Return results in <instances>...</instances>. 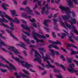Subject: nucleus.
I'll list each match as a JSON object with an SVG mask.
<instances>
[{"label": "nucleus", "instance_id": "0eeeda50", "mask_svg": "<svg viewBox=\"0 0 78 78\" xmlns=\"http://www.w3.org/2000/svg\"><path fill=\"white\" fill-rule=\"evenodd\" d=\"M3 13L4 14L6 18H7L8 20H10V21H12L13 22H16L17 23H19L20 21L18 19H17V18H15V20H13L12 19V18L9 17V16H8V15L6 14V13L5 12H3Z\"/></svg>", "mask_w": 78, "mask_h": 78}, {"label": "nucleus", "instance_id": "052dcab7", "mask_svg": "<svg viewBox=\"0 0 78 78\" xmlns=\"http://www.w3.org/2000/svg\"><path fill=\"white\" fill-rule=\"evenodd\" d=\"M9 28H10L11 30H14V28L13 27H10Z\"/></svg>", "mask_w": 78, "mask_h": 78}, {"label": "nucleus", "instance_id": "393cba45", "mask_svg": "<svg viewBox=\"0 0 78 78\" xmlns=\"http://www.w3.org/2000/svg\"><path fill=\"white\" fill-rule=\"evenodd\" d=\"M20 77L21 76H22L23 78H25V77H26V78H30V77L28 76H26L25 74L22 73H20Z\"/></svg>", "mask_w": 78, "mask_h": 78}, {"label": "nucleus", "instance_id": "de8ad7c7", "mask_svg": "<svg viewBox=\"0 0 78 78\" xmlns=\"http://www.w3.org/2000/svg\"><path fill=\"white\" fill-rule=\"evenodd\" d=\"M31 25H32V26H33L34 27H37V25H36V23L31 24Z\"/></svg>", "mask_w": 78, "mask_h": 78}, {"label": "nucleus", "instance_id": "7ed1b4c3", "mask_svg": "<svg viewBox=\"0 0 78 78\" xmlns=\"http://www.w3.org/2000/svg\"><path fill=\"white\" fill-rule=\"evenodd\" d=\"M32 33L33 34V37L34 38L36 41H37V42H44V40L43 39H41V40H39L37 38V37H36V36H37L38 37H40V38H44V39H45V37L44 36V35L41 36V35L35 32L34 31H33Z\"/></svg>", "mask_w": 78, "mask_h": 78}, {"label": "nucleus", "instance_id": "e433bc0d", "mask_svg": "<svg viewBox=\"0 0 78 78\" xmlns=\"http://www.w3.org/2000/svg\"><path fill=\"white\" fill-rule=\"evenodd\" d=\"M56 77H57V78H63V76L61 74H59V75H56Z\"/></svg>", "mask_w": 78, "mask_h": 78}, {"label": "nucleus", "instance_id": "7c9ffc66", "mask_svg": "<svg viewBox=\"0 0 78 78\" xmlns=\"http://www.w3.org/2000/svg\"><path fill=\"white\" fill-rule=\"evenodd\" d=\"M69 46L70 47H73L74 48H76V49H77V47L76 46V45L73 44H69Z\"/></svg>", "mask_w": 78, "mask_h": 78}, {"label": "nucleus", "instance_id": "9d476101", "mask_svg": "<svg viewBox=\"0 0 78 78\" xmlns=\"http://www.w3.org/2000/svg\"><path fill=\"white\" fill-rule=\"evenodd\" d=\"M44 61L46 62L48 64V65H46L45 66V67H46V68H47L48 69L49 67H51V68H55V66L51 65V64L50 63L48 59H44Z\"/></svg>", "mask_w": 78, "mask_h": 78}, {"label": "nucleus", "instance_id": "69168bd1", "mask_svg": "<svg viewBox=\"0 0 78 78\" xmlns=\"http://www.w3.org/2000/svg\"><path fill=\"white\" fill-rule=\"evenodd\" d=\"M38 67L39 69H41V70H44V69L42 68V67H41L40 66H38Z\"/></svg>", "mask_w": 78, "mask_h": 78}, {"label": "nucleus", "instance_id": "f704fd0d", "mask_svg": "<svg viewBox=\"0 0 78 78\" xmlns=\"http://www.w3.org/2000/svg\"><path fill=\"white\" fill-rule=\"evenodd\" d=\"M72 37L71 36H70L69 37L68 39L69 40V41H70V42H73V43L74 42L73 41V40L72 39Z\"/></svg>", "mask_w": 78, "mask_h": 78}, {"label": "nucleus", "instance_id": "6ab92c4d", "mask_svg": "<svg viewBox=\"0 0 78 78\" xmlns=\"http://www.w3.org/2000/svg\"><path fill=\"white\" fill-rule=\"evenodd\" d=\"M20 43H21L22 44H17V46H20V47H23V48H24V49L25 50H27V48H25V46H26L25 44L22 42H20Z\"/></svg>", "mask_w": 78, "mask_h": 78}, {"label": "nucleus", "instance_id": "a18cd8bd", "mask_svg": "<svg viewBox=\"0 0 78 78\" xmlns=\"http://www.w3.org/2000/svg\"><path fill=\"white\" fill-rule=\"evenodd\" d=\"M38 2V5H39V6H42L41 5V3L42 2V1H38V2Z\"/></svg>", "mask_w": 78, "mask_h": 78}, {"label": "nucleus", "instance_id": "f3484780", "mask_svg": "<svg viewBox=\"0 0 78 78\" xmlns=\"http://www.w3.org/2000/svg\"><path fill=\"white\" fill-rule=\"evenodd\" d=\"M34 61H37L38 62L40 63V64H41L43 67H45V65L43 64H42L41 63V61H42V60L41 59H34Z\"/></svg>", "mask_w": 78, "mask_h": 78}, {"label": "nucleus", "instance_id": "5fc2aeb1", "mask_svg": "<svg viewBox=\"0 0 78 78\" xmlns=\"http://www.w3.org/2000/svg\"><path fill=\"white\" fill-rule=\"evenodd\" d=\"M12 37H13L14 38V39H15L16 41H18V39H17L16 37L15 36H14V35H12Z\"/></svg>", "mask_w": 78, "mask_h": 78}, {"label": "nucleus", "instance_id": "ea45409f", "mask_svg": "<svg viewBox=\"0 0 78 78\" xmlns=\"http://www.w3.org/2000/svg\"><path fill=\"white\" fill-rule=\"evenodd\" d=\"M45 6L46 8V9L48 10L49 9H50V8H51L49 6L48 4L45 5Z\"/></svg>", "mask_w": 78, "mask_h": 78}, {"label": "nucleus", "instance_id": "4c0bfd02", "mask_svg": "<svg viewBox=\"0 0 78 78\" xmlns=\"http://www.w3.org/2000/svg\"><path fill=\"white\" fill-rule=\"evenodd\" d=\"M22 32H23V33H25V34H26L27 36H28L29 37H30V33L25 32L23 30H22Z\"/></svg>", "mask_w": 78, "mask_h": 78}, {"label": "nucleus", "instance_id": "ddd939ff", "mask_svg": "<svg viewBox=\"0 0 78 78\" xmlns=\"http://www.w3.org/2000/svg\"><path fill=\"white\" fill-rule=\"evenodd\" d=\"M0 16H1L2 18V19H1V18H0V22L2 23V22H4L5 21L7 23H8V21L6 20L5 19H4V18L5 17V16H4V15L2 14V11L0 10Z\"/></svg>", "mask_w": 78, "mask_h": 78}, {"label": "nucleus", "instance_id": "864d4df0", "mask_svg": "<svg viewBox=\"0 0 78 78\" xmlns=\"http://www.w3.org/2000/svg\"><path fill=\"white\" fill-rule=\"evenodd\" d=\"M44 29L46 31H47V32H49L50 31H49V29H48L45 27H44Z\"/></svg>", "mask_w": 78, "mask_h": 78}, {"label": "nucleus", "instance_id": "423d86ee", "mask_svg": "<svg viewBox=\"0 0 78 78\" xmlns=\"http://www.w3.org/2000/svg\"><path fill=\"white\" fill-rule=\"evenodd\" d=\"M69 67L68 68V70L70 72H77L78 71L75 70L73 68L75 67V65L74 63H72L71 64H69Z\"/></svg>", "mask_w": 78, "mask_h": 78}, {"label": "nucleus", "instance_id": "e2e57ef3", "mask_svg": "<svg viewBox=\"0 0 78 78\" xmlns=\"http://www.w3.org/2000/svg\"><path fill=\"white\" fill-rule=\"evenodd\" d=\"M4 27H6V28H9V27H8V26L5 24H4Z\"/></svg>", "mask_w": 78, "mask_h": 78}, {"label": "nucleus", "instance_id": "bf43d9fd", "mask_svg": "<svg viewBox=\"0 0 78 78\" xmlns=\"http://www.w3.org/2000/svg\"><path fill=\"white\" fill-rule=\"evenodd\" d=\"M60 2V0H56L55 2L57 4H58L59 3V2Z\"/></svg>", "mask_w": 78, "mask_h": 78}, {"label": "nucleus", "instance_id": "5701e85b", "mask_svg": "<svg viewBox=\"0 0 78 78\" xmlns=\"http://www.w3.org/2000/svg\"><path fill=\"white\" fill-rule=\"evenodd\" d=\"M1 6L4 10H6V9H7V8L6 7V6H9L8 5L6 4L5 3H3Z\"/></svg>", "mask_w": 78, "mask_h": 78}, {"label": "nucleus", "instance_id": "37998d69", "mask_svg": "<svg viewBox=\"0 0 78 78\" xmlns=\"http://www.w3.org/2000/svg\"><path fill=\"white\" fill-rule=\"evenodd\" d=\"M73 61L74 62L76 63V65H77V66H78V61L75 60H73Z\"/></svg>", "mask_w": 78, "mask_h": 78}, {"label": "nucleus", "instance_id": "58836bf2", "mask_svg": "<svg viewBox=\"0 0 78 78\" xmlns=\"http://www.w3.org/2000/svg\"><path fill=\"white\" fill-rule=\"evenodd\" d=\"M53 48H55V49H56L57 50L59 49V47H58V46L57 45H54Z\"/></svg>", "mask_w": 78, "mask_h": 78}, {"label": "nucleus", "instance_id": "4be33fe9", "mask_svg": "<svg viewBox=\"0 0 78 78\" xmlns=\"http://www.w3.org/2000/svg\"><path fill=\"white\" fill-rule=\"evenodd\" d=\"M11 12H12V17H14L15 16H19V15L16 14V10H13L11 11Z\"/></svg>", "mask_w": 78, "mask_h": 78}, {"label": "nucleus", "instance_id": "680f3d73", "mask_svg": "<svg viewBox=\"0 0 78 78\" xmlns=\"http://www.w3.org/2000/svg\"><path fill=\"white\" fill-rule=\"evenodd\" d=\"M41 74L42 75H45V74H46V71H45L44 72H43Z\"/></svg>", "mask_w": 78, "mask_h": 78}, {"label": "nucleus", "instance_id": "338daca9", "mask_svg": "<svg viewBox=\"0 0 78 78\" xmlns=\"http://www.w3.org/2000/svg\"><path fill=\"white\" fill-rule=\"evenodd\" d=\"M23 5H25L27 4V0L25 1H24L23 3Z\"/></svg>", "mask_w": 78, "mask_h": 78}, {"label": "nucleus", "instance_id": "a19ab883", "mask_svg": "<svg viewBox=\"0 0 78 78\" xmlns=\"http://www.w3.org/2000/svg\"><path fill=\"white\" fill-rule=\"evenodd\" d=\"M67 61L68 63H72V59H68Z\"/></svg>", "mask_w": 78, "mask_h": 78}, {"label": "nucleus", "instance_id": "09e8293b", "mask_svg": "<svg viewBox=\"0 0 78 78\" xmlns=\"http://www.w3.org/2000/svg\"><path fill=\"white\" fill-rule=\"evenodd\" d=\"M43 48H39L38 49V50L40 51H40V52L41 51H42V50H43Z\"/></svg>", "mask_w": 78, "mask_h": 78}, {"label": "nucleus", "instance_id": "412c9836", "mask_svg": "<svg viewBox=\"0 0 78 78\" xmlns=\"http://www.w3.org/2000/svg\"><path fill=\"white\" fill-rule=\"evenodd\" d=\"M51 22L50 20H45L43 23V24L47 27H48V26L47 25V23L48 22Z\"/></svg>", "mask_w": 78, "mask_h": 78}, {"label": "nucleus", "instance_id": "774afa93", "mask_svg": "<svg viewBox=\"0 0 78 78\" xmlns=\"http://www.w3.org/2000/svg\"><path fill=\"white\" fill-rule=\"evenodd\" d=\"M60 58L61 59H64L65 58H64V56H63V55H61L60 56Z\"/></svg>", "mask_w": 78, "mask_h": 78}, {"label": "nucleus", "instance_id": "f03ea898", "mask_svg": "<svg viewBox=\"0 0 78 78\" xmlns=\"http://www.w3.org/2000/svg\"><path fill=\"white\" fill-rule=\"evenodd\" d=\"M60 8L63 13H64L63 11H65L66 14H68V16L65 15L64 16H62V17L64 20H66V19H69V18L70 17V16L69 15V14L70 13V11L69 9V8L68 7H65L63 6H60Z\"/></svg>", "mask_w": 78, "mask_h": 78}, {"label": "nucleus", "instance_id": "8fccbe9b", "mask_svg": "<svg viewBox=\"0 0 78 78\" xmlns=\"http://www.w3.org/2000/svg\"><path fill=\"white\" fill-rule=\"evenodd\" d=\"M61 50H63V51L65 52V53H67V51H66V49L64 48H61Z\"/></svg>", "mask_w": 78, "mask_h": 78}, {"label": "nucleus", "instance_id": "c85d7f7f", "mask_svg": "<svg viewBox=\"0 0 78 78\" xmlns=\"http://www.w3.org/2000/svg\"><path fill=\"white\" fill-rule=\"evenodd\" d=\"M0 70L1 72H2V73H5V72H7V71H8V70L6 69H3L1 68H0Z\"/></svg>", "mask_w": 78, "mask_h": 78}, {"label": "nucleus", "instance_id": "f8f14e48", "mask_svg": "<svg viewBox=\"0 0 78 78\" xmlns=\"http://www.w3.org/2000/svg\"><path fill=\"white\" fill-rule=\"evenodd\" d=\"M24 11H27V14H29V15H32V16H34V14L33 13H31L33 11L30 9V8L28 7H26V8L24 10Z\"/></svg>", "mask_w": 78, "mask_h": 78}, {"label": "nucleus", "instance_id": "c03bdc74", "mask_svg": "<svg viewBox=\"0 0 78 78\" xmlns=\"http://www.w3.org/2000/svg\"><path fill=\"white\" fill-rule=\"evenodd\" d=\"M52 33L53 37H54V38H55V37H56V35H55V32H52Z\"/></svg>", "mask_w": 78, "mask_h": 78}, {"label": "nucleus", "instance_id": "aec40b11", "mask_svg": "<svg viewBox=\"0 0 78 78\" xmlns=\"http://www.w3.org/2000/svg\"><path fill=\"white\" fill-rule=\"evenodd\" d=\"M50 42L52 43L53 44H55L56 45H58V44H60V45H62L61 43L58 40H57L56 41H50Z\"/></svg>", "mask_w": 78, "mask_h": 78}, {"label": "nucleus", "instance_id": "0e129e2a", "mask_svg": "<svg viewBox=\"0 0 78 78\" xmlns=\"http://www.w3.org/2000/svg\"><path fill=\"white\" fill-rule=\"evenodd\" d=\"M23 53H24V54L25 55V56H27V53H26V51H25L24 50L23 51Z\"/></svg>", "mask_w": 78, "mask_h": 78}, {"label": "nucleus", "instance_id": "13d9d810", "mask_svg": "<svg viewBox=\"0 0 78 78\" xmlns=\"http://www.w3.org/2000/svg\"><path fill=\"white\" fill-rule=\"evenodd\" d=\"M34 12L36 14H37V15H39L40 13H39V12L37 11H35Z\"/></svg>", "mask_w": 78, "mask_h": 78}, {"label": "nucleus", "instance_id": "3c124183", "mask_svg": "<svg viewBox=\"0 0 78 78\" xmlns=\"http://www.w3.org/2000/svg\"><path fill=\"white\" fill-rule=\"evenodd\" d=\"M10 25L12 27H14V24H13V23H12V22H10Z\"/></svg>", "mask_w": 78, "mask_h": 78}, {"label": "nucleus", "instance_id": "4d7b16f0", "mask_svg": "<svg viewBox=\"0 0 78 78\" xmlns=\"http://www.w3.org/2000/svg\"><path fill=\"white\" fill-rule=\"evenodd\" d=\"M21 21L22 22H23V23H27V22L23 20H21Z\"/></svg>", "mask_w": 78, "mask_h": 78}, {"label": "nucleus", "instance_id": "1a4fd4ad", "mask_svg": "<svg viewBox=\"0 0 78 78\" xmlns=\"http://www.w3.org/2000/svg\"><path fill=\"white\" fill-rule=\"evenodd\" d=\"M9 50L13 51L15 55H17V54H20V52H19L18 50L16 49L13 46H10L8 48Z\"/></svg>", "mask_w": 78, "mask_h": 78}, {"label": "nucleus", "instance_id": "4468645a", "mask_svg": "<svg viewBox=\"0 0 78 78\" xmlns=\"http://www.w3.org/2000/svg\"><path fill=\"white\" fill-rule=\"evenodd\" d=\"M40 53L41 54V55L42 56L43 59H51V58H50V55H49L48 54H46V55L45 57V56L44 55V53H43L42 51H41L40 52Z\"/></svg>", "mask_w": 78, "mask_h": 78}, {"label": "nucleus", "instance_id": "dca6fc26", "mask_svg": "<svg viewBox=\"0 0 78 78\" xmlns=\"http://www.w3.org/2000/svg\"><path fill=\"white\" fill-rule=\"evenodd\" d=\"M21 27L22 28L27 30L28 32H30V28L28 27V25L27 24H26L25 26H24L23 24H22Z\"/></svg>", "mask_w": 78, "mask_h": 78}, {"label": "nucleus", "instance_id": "a878e982", "mask_svg": "<svg viewBox=\"0 0 78 78\" xmlns=\"http://www.w3.org/2000/svg\"><path fill=\"white\" fill-rule=\"evenodd\" d=\"M0 47H2V45H3L4 46H6L5 42H3L1 39H0Z\"/></svg>", "mask_w": 78, "mask_h": 78}, {"label": "nucleus", "instance_id": "c9c22d12", "mask_svg": "<svg viewBox=\"0 0 78 78\" xmlns=\"http://www.w3.org/2000/svg\"><path fill=\"white\" fill-rule=\"evenodd\" d=\"M45 7H44L42 9V10L41 11V13L42 14H44V12H45Z\"/></svg>", "mask_w": 78, "mask_h": 78}, {"label": "nucleus", "instance_id": "bb28decb", "mask_svg": "<svg viewBox=\"0 0 78 78\" xmlns=\"http://www.w3.org/2000/svg\"><path fill=\"white\" fill-rule=\"evenodd\" d=\"M22 17H24L25 18L27 19H30L31 18V16H28L27 14H23L22 15Z\"/></svg>", "mask_w": 78, "mask_h": 78}, {"label": "nucleus", "instance_id": "2eb2a0df", "mask_svg": "<svg viewBox=\"0 0 78 78\" xmlns=\"http://www.w3.org/2000/svg\"><path fill=\"white\" fill-rule=\"evenodd\" d=\"M34 57L37 59H40L42 58L41 55L38 53L37 51H35V52Z\"/></svg>", "mask_w": 78, "mask_h": 78}, {"label": "nucleus", "instance_id": "39448f33", "mask_svg": "<svg viewBox=\"0 0 78 78\" xmlns=\"http://www.w3.org/2000/svg\"><path fill=\"white\" fill-rule=\"evenodd\" d=\"M65 22L66 27L67 28H68L70 29L72 28L73 29V30H72V32H75L77 35H78V31L77 30H76V28L74 26H71V25L67 23H66V21H65Z\"/></svg>", "mask_w": 78, "mask_h": 78}, {"label": "nucleus", "instance_id": "f257e3e1", "mask_svg": "<svg viewBox=\"0 0 78 78\" xmlns=\"http://www.w3.org/2000/svg\"><path fill=\"white\" fill-rule=\"evenodd\" d=\"M15 60L18 62L19 63H21V64L23 67L26 68L27 70L29 69L30 71L33 73H35L36 71L35 70H33V69H30V67L31 68L33 67V65L29 64L28 62L24 61H23L20 60L19 59H15Z\"/></svg>", "mask_w": 78, "mask_h": 78}, {"label": "nucleus", "instance_id": "cd10ccee", "mask_svg": "<svg viewBox=\"0 0 78 78\" xmlns=\"http://www.w3.org/2000/svg\"><path fill=\"white\" fill-rule=\"evenodd\" d=\"M72 22H73L75 24L76 23V19H75V18L72 19L71 21H69V22H70L71 23V25H73V23H72Z\"/></svg>", "mask_w": 78, "mask_h": 78}, {"label": "nucleus", "instance_id": "72a5a7b5", "mask_svg": "<svg viewBox=\"0 0 78 78\" xmlns=\"http://www.w3.org/2000/svg\"><path fill=\"white\" fill-rule=\"evenodd\" d=\"M53 21L55 22V27H57V25H56V22H58V20L56 19H54L53 20Z\"/></svg>", "mask_w": 78, "mask_h": 78}, {"label": "nucleus", "instance_id": "20e7f679", "mask_svg": "<svg viewBox=\"0 0 78 78\" xmlns=\"http://www.w3.org/2000/svg\"><path fill=\"white\" fill-rule=\"evenodd\" d=\"M3 61H4L5 62H6L8 64H9V66L10 67H8V66L7 65H4L3 64L1 63L0 62V66H2L3 67H7L9 70H11V69H13L14 70H16V68L15 66H14L11 63H10L6 59H3Z\"/></svg>", "mask_w": 78, "mask_h": 78}, {"label": "nucleus", "instance_id": "9b49d317", "mask_svg": "<svg viewBox=\"0 0 78 78\" xmlns=\"http://www.w3.org/2000/svg\"><path fill=\"white\" fill-rule=\"evenodd\" d=\"M54 46V45H53V44H51L48 46V48H49V51L51 52V55L52 56L53 58H55V51L53 50L50 49V48H51L52 47L53 48Z\"/></svg>", "mask_w": 78, "mask_h": 78}, {"label": "nucleus", "instance_id": "6e6d98bb", "mask_svg": "<svg viewBox=\"0 0 78 78\" xmlns=\"http://www.w3.org/2000/svg\"><path fill=\"white\" fill-rule=\"evenodd\" d=\"M73 37L74 39H75L76 40V41H78V36H77V37H74V35H73Z\"/></svg>", "mask_w": 78, "mask_h": 78}, {"label": "nucleus", "instance_id": "49530a36", "mask_svg": "<svg viewBox=\"0 0 78 78\" xmlns=\"http://www.w3.org/2000/svg\"><path fill=\"white\" fill-rule=\"evenodd\" d=\"M30 22L34 23L35 22V19L34 18H33L30 20Z\"/></svg>", "mask_w": 78, "mask_h": 78}, {"label": "nucleus", "instance_id": "473e14b6", "mask_svg": "<svg viewBox=\"0 0 78 78\" xmlns=\"http://www.w3.org/2000/svg\"><path fill=\"white\" fill-rule=\"evenodd\" d=\"M61 34H62L61 36V39H64V37H66V34L64 33H61Z\"/></svg>", "mask_w": 78, "mask_h": 78}, {"label": "nucleus", "instance_id": "6e6552de", "mask_svg": "<svg viewBox=\"0 0 78 78\" xmlns=\"http://www.w3.org/2000/svg\"><path fill=\"white\" fill-rule=\"evenodd\" d=\"M71 0H67V2H68V5L70 8H74L73 5V3L71 1ZM73 2H74L75 4H77L78 5V3L76 2V0H73Z\"/></svg>", "mask_w": 78, "mask_h": 78}, {"label": "nucleus", "instance_id": "a211bd4d", "mask_svg": "<svg viewBox=\"0 0 78 78\" xmlns=\"http://www.w3.org/2000/svg\"><path fill=\"white\" fill-rule=\"evenodd\" d=\"M22 37L23 39L25 41H27V43H28V44H30V41L29 40V39H28L27 40H26V38H27V36L23 34H22Z\"/></svg>", "mask_w": 78, "mask_h": 78}, {"label": "nucleus", "instance_id": "79ce46f5", "mask_svg": "<svg viewBox=\"0 0 78 78\" xmlns=\"http://www.w3.org/2000/svg\"><path fill=\"white\" fill-rule=\"evenodd\" d=\"M55 53V54L57 56H59L60 54L58 51H54V53Z\"/></svg>", "mask_w": 78, "mask_h": 78}, {"label": "nucleus", "instance_id": "2f4dec72", "mask_svg": "<svg viewBox=\"0 0 78 78\" xmlns=\"http://www.w3.org/2000/svg\"><path fill=\"white\" fill-rule=\"evenodd\" d=\"M78 51L77 52H76L73 51H71V53H70L71 55H75V54H78Z\"/></svg>", "mask_w": 78, "mask_h": 78}, {"label": "nucleus", "instance_id": "c756f323", "mask_svg": "<svg viewBox=\"0 0 78 78\" xmlns=\"http://www.w3.org/2000/svg\"><path fill=\"white\" fill-rule=\"evenodd\" d=\"M22 70L23 72L25 73V74H27V75H30V73L29 72L27 71L24 69H22Z\"/></svg>", "mask_w": 78, "mask_h": 78}, {"label": "nucleus", "instance_id": "603ef678", "mask_svg": "<svg viewBox=\"0 0 78 78\" xmlns=\"http://www.w3.org/2000/svg\"><path fill=\"white\" fill-rule=\"evenodd\" d=\"M37 8V5L35 4L34 8H33L34 10H35V9H36Z\"/></svg>", "mask_w": 78, "mask_h": 78}, {"label": "nucleus", "instance_id": "b1692460", "mask_svg": "<svg viewBox=\"0 0 78 78\" xmlns=\"http://www.w3.org/2000/svg\"><path fill=\"white\" fill-rule=\"evenodd\" d=\"M55 65H56L57 66H58V67H61V68H62L63 69V70H66L65 68V67H64V66L60 65L56 62H55Z\"/></svg>", "mask_w": 78, "mask_h": 78}]
</instances>
